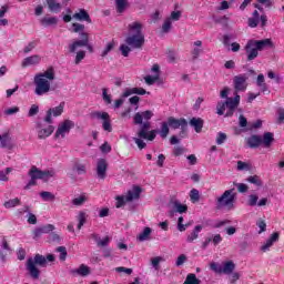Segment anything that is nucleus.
I'll use <instances>...</instances> for the list:
<instances>
[{
  "instance_id": "2",
  "label": "nucleus",
  "mask_w": 284,
  "mask_h": 284,
  "mask_svg": "<svg viewBox=\"0 0 284 284\" xmlns=\"http://www.w3.org/2000/svg\"><path fill=\"white\" fill-rule=\"evenodd\" d=\"M266 48H274L272 39L248 40L244 47L246 60L254 61L258 57V52H263Z\"/></svg>"
},
{
  "instance_id": "59",
  "label": "nucleus",
  "mask_w": 284,
  "mask_h": 284,
  "mask_svg": "<svg viewBox=\"0 0 284 284\" xmlns=\"http://www.w3.org/2000/svg\"><path fill=\"white\" fill-rule=\"evenodd\" d=\"M256 225L260 229L258 234H263L267 230V224L264 220H257Z\"/></svg>"
},
{
  "instance_id": "61",
  "label": "nucleus",
  "mask_w": 284,
  "mask_h": 284,
  "mask_svg": "<svg viewBox=\"0 0 284 284\" xmlns=\"http://www.w3.org/2000/svg\"><path fill=\"white\" fill-rule=\"evenodd\" d=\"M98 247H108L110 245V236H105L103 240H98Z\"/></svg>"
},
{
  "instance_id": "40",
  "label": "nucleus",
  "mask_w": 284,
  "mask_h": 284,
  "mask_svg": "<svg viewBox=\"0 0 284 284\" xmlns=\"http://www.w3.org/2000/svg\"><path fill=\"white\" fill-rule=\"evenodd\" d=\"M183 284H201V280L196 278V274L190 273Z\"/></svg>"
},
{
  "instance_id": "33",
  "label": "nucleus",
  "mask_w": 284,
  "mask_h": 284,
  "mask_svg": "<svg viewBox=\"0 0 284 284\" xmlns=\"http://www.w3.org/2000/svg\"><path fill=\"white\" fill-rule=\"evenodd\" d=\"M194 45H195V48L192 50L191 54H192L193 60H196L201 55V52H203V49H201L203 45V41L197 40L194 42Z\"/></svg>"
},
{
  "instance_id": "43",
  "label": "nucleus",
  "mask_w": 284,
  "mask_h": 284,
  "mask_svg": "<svg viewBox=\"0 0 284 284\" xmlns=\"http://www.w3.org/2000/svg\"><path fill=\"white\" fill-rule=\"evenodd\" d=\"M115 6L116 12L121 14L122 12H125V8L128 7V0H116Z\"/></svg>"
},
{
  "instance_id": "27",
  "label": "nucleus",
  "mask_w": 284,
  "mask_h": 284,
  "mask_svg": "<svg viewBox=\"0 0 284 284\" xmlns=\"http://www.w3.org/2000/svg\"><path fill=\"white\" fill-rule=\"evenodd\" d=\"M203 230V225H196L193 231L187 235L186 243H194L196 239H199V234H201V231Z\"/></svg>"
},
{
  "instance_id": "60",
  "label": "nucleus",
  "mask_w": 284,
  "mask_h": 284,
  "mask_svg": "<svg viewBox=\"0 0 284 284\" xmlns=\"http://www.w3.org/2000/svg\"><path fill=\"white\" fill-rule=\"evenodd\" d=\"M37 48V41H31L28 43V45L24 47L23 52L24 54H29V52H32Z\"/></svg>"
},
{
  "instance_id": "45",
  "label": "nucleus",
  "mask_w": 284,
  "mask_h": 284,
  "mask_svg": "<svg viewBox=\"0 0 284 284\" xmlns=\"http://www.w3.org/2000/svg\"><path fill=\"white\" fill-rule=\"evenodd\" d=\"M78 230H81L83 227V225H85V221H88V215L85 214V212H80L78 215Z\"/></svg>"
},
{
  "instance_id": "56",
  "label": "nucleus",
  "mask_w": 284,
  "mask_h": 284,
  "mask_svg": "<svg viewBox=\"0 0 284 284\" xmlns=\"http://www.w3.org/2000/svg\"><path fill=\"white\" fill-rule=\"evenodd\" d=\"M190 227V224H183V216H180L178 220V230L179 232H185Z\"/></svg>"
},
{
  "instance_id": "28",
  "label": "nucleus",
  "mask_w": 284,
  "mask_h": 284,
  "mask_svg": "<svg viewBox=\"0 0 284 284\" xmlns=\"http://www.w3.org/2000/svg\"><path fill=\"white\" fill-rule=\"evenodd\" d=\"M59 23V18L57 17H44L40 20L42 28H50V26H57Z\"/></svg>"
},
{
  "instance_id": "64",
  "label": "nucleus",
  "mask_w": 284,
  "mask_h": 284,
  "mask_svg": "<svg viewBox=\"0 0 284 284\" xmlns=\"http://www.w3.org/2000/svg\"><path fill=\"white\" fill-rule=\"evenodd\" d=\"M39 114V105L33 104L29 110V116H37Z\"/></svg>"
},
{
  "instance_id": "54",
  "label": "nucleus",
  "mask_w": 284,
  "mask_h": 284,
  "mask_svg": "<svg viewBox=\"0 0 284 284\" xmlns=\"http://www.w3.org/2000/svg\"><path fill=\"white\" fill-rule=\"evenodd\" d=\"M171 30H172V21L166 18V20L164 21V23L162 26V32L168 34V32H170Z\"/></svg>"
},
{
  "instance_id": "10",
  "label": "nucleus",
  "mask_w": 284,
  "mask_h": 284,
  "mask_svg": "<svg viewBox=\"0 0 284 284\" xmlns=\"http://www.w3.org/2000/svg\"><path fill=\"white\" fill-rule=\"evenodd\" d=\"M166 123H169L171 130H179V128H181L180 136H183L187 130V120H185V118L176 119L174 116H169Z\"/></svg>"
},
{
  "instance_id": "8",
  "label": "nucleus",
  "mask_w": 284,
  "mask_h": 284,
  "mask_svg": "<svg viewBox=\"0 0 284 284\" xmlns=\"http://www.w3.org/2000/svg\"><path fill=\"white\" fill-rule=\"evenodd\" d=\"M57 172L54 170H44L41 171L36 165L31 166L29 171L30 179L41 180V181H49L50 179L54 178Z\"/></svg>"
},
{
  "instance_id": "18",
  "label": "nucleus",
  "mask_w": 284,
  "mask_h": 284,
  "mask_svg": "<svg viewBox=\"0 0 284 284\" xmlns=\"http://www.w3.org/2000/svg\"><path fill=\"white\" fill-rule=\"evenodd\" d=\"M54 230L55 227L52 224L39 226L33 231V239H41L43 234H50V232H54Z\"/></svg>"
},
{
  "instance_id": "58",
  "label": "nucleus",
  "mask_w": 284,
  "mask_h": 284,
  "mask_svg": "<svg viewBox=\"0 0 284 284\" xmlns=\"http://www.w3.org/2000/svg\"><path fill=\"white\" fill-rule=\"evenodd\" d=\"M83 30H85V26L84 24H81V23H73L72 24V31L75 32V33H82Z\"/></svg>"
},
{
  "instance_id": "50",
  "label": "nucleus",
  "mask_w": 284,
  "mask_h": 284,
  "mask_svg": "<svg viewBox=\"0 0 284 284\" xmlns=\"http://www.w3.org/2000/svg\"><path fill=\"white\" fill-rule=\"evenodd\" d=\"M257 204H258V195H256V194H251V195L248 196L247 205H248L250 207H254V206L257 205Z\"/></svg>"
},
{
  "instance_id": "1",
  "label": "nucleus",
  "mask_w": 284,
  "mask_h": 284,
  "mask_svg": "<svg viewBox=\"0 0 284 284\" xmlns=\"http://www.w3.org/2000/svg\"><path fill=\"white\" fill-rule=\"evenodd\" d=\"M129 36L125 38V43L120 45L122 57H130L132 50H141L145 45V34H143V24L139 21L128 26Z\"/></svg>"
},
{
  "instance_id": "19",
  "label": "nucleus",
  "mask_w": 284,
  "mask_h": 284,
  "mask_svg": "<svg viewBox=\"0 0 284 284\" xmlns=\"http://www.w3.org/2000/svg\"><path fill=\"white\" fill-rule=\"evenodd\" d=\"M97 174H98V179H102V180L105 179L108 174V161L105 159H100L98 161Z\"/></svg>"
},
{
  "instance_id": "22",
  "label": "nucleus",
  "mask_w": 284,
  "mask_h": 284,
  "mask_svg": "<svg viewBox=\"0 0 284 284\" xmlns=\"http://www.w3.org/2000/svg\"><path fill=\"white\" fill-rule=\"evenodd\" d=\"M12 138H10V133H3L0 135V148L7 149V150H12L14 145L12 144Z\"/></svg>"
},
{
  "instance_id": "57",
  "label": "nucleus",
  "mask_w": 284,
  "mask_h": 284,
  "mask_svg": "<svg viewBox=\"0 0 284 284\" xmlns=\"http://www.w3.org/2000/svg\"><path fill=\"white\" fill-rule=\"evenodd\" d=\"M225 141H227V134H225L223 132L217 133L216 144L223 145V143H225Z\"/></svg>"
},
{
  "instance_id": "52",
  "label": "nucleus",
  "mask_w": 284,
  "mask_h": 284,
  "mask_svg": "<svg viewBox=\"0 0 284 284\" xmlns=\"http://www.w3.org/2000/svg\"><path fill=\"white\" fill-rule=\"evenodd\" d=\"M210 267L212 272H215V274H223V266L221 264L213 262Z\"/></svg>"
},
{
  "instance_id": "36",
  "label": "nucleus",
  "mask_w": 284,
  "mask_h": 284,
  "mask_svg": "<svg viewBox=\"0 0 284 284\" xmlns=\"http://www.w3.org/2000/svg\"><path fill=\"white\" fill-rule=\"evenodd\" d=\"M261 16L258 14V11H253V17L248 18V27L250 28H256L260 23Z\"/></svg>"
},
{
  "instance_id": "38",
  "label": "nucleus",
  "mask_w": 284,
  "mask_h": 284,
  "mask_svg": "<svg viewBox=\"0 0 284 284\" xmlns=\"http://www.w3.org/2000/svg\"><path fill=\"white\" fill-rule=\"evenodd\" d=\"M40 197L45 202H52L57 200V196L50 191L40 192Z\"/></svg>"
},
{
  "instance_id": "7",
  "label": "nucleus",
  "mask_w": 284,
  "mask_h": 284,
  "mask_svg": "<svg viewBox=\"0 0 284 284\" xmlns=\"http://www.w3.org/2000/svg\"><path fill=\"white\" fill-rule=\"evenodd\" d=\"M236 108L239 106L232 101V98H226L225 102L221 101L217 103L216 113L219 114V116H223V114L226 118L234 116V112H236ZM225 110H227L226 113H225Z\"/></svg>"
},
{
  "instance_id": "14",
  "label": "nucleus",
  "mask_w": 284,
  "mask_h": 284,
  "mask_svg": "<svg viewBox=\"0 0 284 284\" xmlns=\"http://www.w3.org/2000/svg\"><path fill=\"white\" fill-rule=\"evenodd\" d=\"M65 102H61L58 106L49 109L44 118L45 123L52 124V114L53 116H61V114H63Z\"/></svg>"
},
{
  "instance_id": "53",
  "label": "nucleus",
  "mask_w": 284,
  "mask_h": 284,
  "mask_svg": "<svg viewBox=\"0 0 284 284\" xmlns=\"http://www.w3.org/2000/svg\"><path fill=\"white\" fill-rule=\"evenodd\" d=\"M134 143L138 145L139 150H145L148 144L143 141V138H133Z\"/></svg>"
},
{
  "instance_id": "17",
  "label": "nucleus",
  "mask_w": 284,
  "mask_h": 284,
  "mask_svg": "<svg viewBox=\"0 0 284 284\" xmlns=\"http://www.w3.org/2000/svg\"><path fill=\"white\" fill-rule=\"evenodd\" d=\"M152 116H154V113H152V111H144L142 113L138 112L133 116V123L135 125H141V124H143V119L145 121H150V119H152Z\"/></svg>"
},
{
  "instance_id": "32",
  "label": "nucleus",
  "mask_w": 284,
  "mask_h": 284,
  "mask_svg": "<svg viewBox=\"0 0 284 284\" xmlns=\"http://www.w3.org/2000/svg\"><path fill=\"white\" fill-rule=\"evenodd\" d=\"M36 77H39L40 79H47V81H54V68H49L43 73H38Z\"/></svg>"
},
{
  "instance_id": "55",
  "label": "nucleus",
  "mask_w": 284,
  "mask_h": 284,
  "mask_svg": "<svg viewBox=\"0 0 284 284\" xmlns=\"http://www.w3.org/2000/svg\"><path fill=\"white\" fill-rule=\"evenodd\" d=\"M85 201H88V197H85V195H81L79 197L73 199L72 204L80 206V205H83V203H85Z\"/></svg>"
},
{
  "instance_id": "20",
  "label": "nucleus",
  "mask_w": 284,
  "mask_h": 284,
  "mask_svg": "<svg viewBox=\"0 0 284 284\" xmlns=\"http://www.w3.org/2000/svg\"><path fill=\"white\" fill-rule=\"evenodd\" d=\"M69 272L71 276H90V268L85 264H81L78 268H71Z\"/></svg>"
},
{
  "instance_id": "48",
  "label": "nucleus",
  "mask_w": 284,
  "mask_h": 284,
  "mask_svg": "<svg viewBox=\"0 0 284 284\" xmlns=\"http://www.w3.org/2000/svg\"><path fill=\"white\" fill-rule=\"evenodd\" d=\"M251 165L247 162H243V161H237V170L239 172H247L251 170Z\"/></svg>"
},
{
  "instance_id": "49",
  "label": "nucleus",
  "mask_w": 284,
  "mask_h": 284,
  "mask_svg": "<svg viewBox=\"0 0 284 284\" xmlns=\"http://www.w3.org/2000/svg\"><path fill=\"white\" fill-rule=\"evenodd\" d=\"M190 199L193 203L199 202L201 199V195L199 194V190L192 189L190 192Z\"/></svg>"
},
{
  "instance_id": "11",
  "label": "nucleus",
  "mask_w": 284,
  "mask_h": 284,
  "mask_svg": "<svg viewBox=\"0 0 284 284\" xmlns=\"http://www.w3.org/2000/svg\"><path fill=\"white\" fill-rule=\"evenodd\" d=\"M92 119H100L103 121L102 128L104 132H112V124L110 123V114L108 112L95 111L91 113Z\"/></svg>"
},
{
  "instance_id": "26",
  "label": "nucleus",
  "mask_w": 284,
  "mask_h": 284,
  "mask_svg": "<svg viewBox=\"0 0 284 284\" xmlns=\"http://www.w3.org/2000/svg\"><path fill=\"white\" fill-rule=\"evenodd\" d=\"M41 62V58L39 55H31L24 58L22 61V68H28V65H37Z\"/></svg>"
},
{
  "instance_id": "21",
  "label": "nucleus",
  "mask_w": 284,
  "mask_h": 284,
  "mask_svg": "<svg viewBox=\"0 0 284 284\" xmlns=\"http://www.w3.org/2000/svg\"><path fill=\"white\" fill-rule=\"evenodd\" d=\"M280 236L281 235L278 234V232L272 233L271 236L266 240V243L261 246L262 252H267L270 247L274 245V243H277Z\"/></svg>"
},
{
  "instance_id": "35",
  "label": "nucleus",
  "mask_w": 284,
  "mask_h": 284,
  "mask_svg": "<svg viewBox=\"0 0 284 284\" xmlns=\"http://www.w3.org/2000/svg\"><path fill=\"white\" fill-rule=\"evenodd\" d=\"M152 234V229L146 226L144 227V230L138 235V240L140 241V243H143L144 241H149L150 240V235Z\"/></svg>"
},
{
  "instance_id": "24",
  "label": "nucleus",
  "mask_w": 284,
  "mask_h": 284,
  "mask_svg": "<svg viewBox=\"0 0 284 284\" xmlns=\"http://www.w3.org/2000/svg\"><path fill=\"white\" fill-rule=\"evenodd\" d=\"M132 94H139L140 97H143V94H148V91H145V89H143V88L126 89L123 92L122 98L128 99V97H132Z\"/></svg>"
},
{
  "instance_id": "63",
  "label": "nucleus",
  "mask_w": 284,
  "mask_h": 284,
  "mask_svg": "<svg viewBox=\"0 0 284 284\" xmlns=\"http://www.w3.org/2000/svg\"><path fill=\"white\" fill-rule=\"evenodd\" d=\"M186 261H187V255L181 254L175 262L176 267H181V265H183Z\"/></svg>"
},
{
  "instance_id": "42",
  "label": "nucleus",
  "mask_w": 284,
  "mask_h": 284,
  "mask_svg": "<svg viewBox=\"0 0 284 284\" xmlns=\"http://www.w3.org/2000/svg\"><path fill=\"white\" fill-rule=\"evenodd\" d=\"M247 183H252L253 185H256L257 187H261L263 185V181H261V178L258 175H251L246 179Z\"/></svg>"
},
{
  "instance_id": "25",
  "label": "nucleus",
  "mask_w": 284,
  "mask_h": 284,
  "mask_svg": "<svg viewBox=\"0 0 284 284\" xmlns=\"http://www.w3.org/2000/svg\"><path fill=\"white\" fill-rule=\"evenodd\" d=\"M191 128H194L195 132L199 134L203 130L204 121L201 118H192L190 120Z\"/></svg>"
},
{
  "instance_id": "47",
  "label": "nucleus",
  "mask_w": 284,
  "mask_h": 284,
  "mask_svg": "<svg viewBox=\"0 0 284 284\" xmlns=\"http://www.w3.org/2000/svg\"><path fill=\"white\" fill-rule=\"evenodd\" d=\"M113 50H114V41L108 42L106 47L101 53V57H108V54H110V52H112Z\"/></svg>"
},
{
  "instance_id": "39",
  "label": "nucleus",
  "mask_w": 284,
  "mask_h": 284,
  "mask_svg": "<svg viewBox=\"0 0 284 284\" xmlns=\"http://www.w3.org/2000/svg\"><path fill=\"white\" fill-rule=\"evenodd\" d=\"M17 205H21V200L19 197L12 199V200H8L3 203V206L7 210H10L12 207H17Z\"/></svg>"
},
{
  "instance_id": "4",
  "label": "nucleus",
  "mask_w": 284,
  "mask_h": 284,
  "mask_svg": "<svg viewBox=\"0 0 284 284\" xmlns=\"http://www.w3.org/2000/svg\"><path fill=\"white\" fill-rule=\"evenodd\" d=\"M236 202V193L234 189L226 190L220 197L216 200L217 210H223L227 207L229 210H234V203Z\"/></svg>"
},
{
  "instance_id": "31",
  "label": "nucleus",
  "mask_w": 284,
  "mask_h": 284,
  "mask_svg": "<svg viewBox=\"0 0 284 284\" xmlns=\"http://www.w3.org/2000/svg\"><path fill=\"white\" fill-rule=\"evenodd\" d=\"M158 134H160L161 139H168V135L170 134V124L168 121L161 123V128L158 130Z\"/></svg>"
},
{
  "instance_id": "37",
  "label": "nucleus",
  "mask_w": 284,
  "mask_h": 284,
  "mask_svg": "<svg viewBox=\"0 0 284 284\" xmlns=\"http://www.w3.org/2000/svg\"><path fill=\"white\" fill-rule=\"evenodd\" d=\"M47 3L51 12H61V3L57 0H47Z\"/></svg>"
},
{
  "instance_id": "23",
  "label": "nucleus",
  "mask_w": 284,
  "mask_h": 284,
  "mask_svg": "<svg viewBox=\"0 0 284 284\" xmlns=\"http://www.w3.org/2000/svg\"><path fill=\"white\" fill-rule=\"evenodd\" d=\"M72 18L75 19V21H87V23H92V19L85 9H79V12L74 13Z\"/></svg>"
},
{
  "instance_id": "6",
  "label": "nucleus",
  "mask_w": 284,
  "mask_h": 284,
  "mask_svg": "<svg viewBox=\"0 0 284 284\" xmlns=\"http://www.w3.org/2000/svg\"><path fill=\"white\" fill-rule=\"evenodd\" d=\"M78 48H87L89 52H94V49L92 48V45H90V37L88 36V33H80V40H75L71 44H69V52L71 54H74Z\"/></svg>"
},
{
  "instance_id": "16",
  "label": "nucleus",
  "mask_w": 284,
  "mask_h": 284,
  "mask_svg": "<svg viewBox=\"0 0 284 284\" xmlns=\"http://www.w3.org/2000/svg\"><path fill=\"white\" fill-rule=\"evenodd\" d=\"M245 142L251 150H256V148H261V145H263V138L261 135L253 134L246 138Z\"/></svg>"
},
{
  "instance_id": "30",
  "label": "nucleus",
  "mask_w": 284,
  "mask_h": 284,
  "mask_svg": "<svg viewBox=\"0 0 284 284\" xmlns=\"http://www.w3.org/2000/svg\"><path fill=\"white\" fill-rule=\"evenodd\" d=\"M272 143H274V133L265 132L262 138V145H264V148H272Z\"/></svg>"
},
{
  "instance_id": "15",
  "label": "nucleus",
  "mask_w": 284,
  "mask_h": 284,
  "mask_svg": "<svg viewBox=\"0 0 284 284\" xmlns=\"http://www.w3.org/2000/svg\"><path fill=\"white\" fill-rule=\"evenodd\" d=\"M170 205H172V210L169 211V216L171 219H173L175 212H178L179 214H185V212H187V205L181 204L179 200L170 202Z\"/></svg>"
},
{
  "instance_id": "34",
  "label": "nucleus",
  "mask_w": 284,
  "mask_h": 284,
  "mask_svg": "<svg viewBox=\"0 0 284 284\" xmlns=\"http://www.w3.org/2000/svg\"><path fill=\"white\" fill-rule=\"evenodd\" d=\"M52 132H54V126L49 125L45 129H40L38 131V138L39 139H48V136H50L52 134Z\"/></svg>"
},
{
  "instance_id": "44",
  "label": "nucleus",
  "mask_w": 284,
  "mask_h": 284,
  "mask_svg": "<svg viewBox=\"0 0 284 284\" xmlns=\"http://www.w3.org/2000/svg\"><path fill=\"white\" fill-rule=\"evenodd\" d=\"M159 79H160L159 74L144 77V81L146 85H154L156 81H159Z\"/></svg>"
},
{
  "instance_id": "62",
  "label": "nucleus",
  "mask_w": 284,
  "mask_h": 284,
  "mask_svg": "<svg viewBox=\"0 0 284 284\" xmlns=\"http://www.w3.org/2000/svg\"><path fill=\"white\" fill-rule=\"evenodd\" d=\"M85 59V51H78L75 55V65H79Z\"/></svg>"
},
{
  "instance_id": "51",
  "label": "nucleus",
  "mask_w": 284,
  "mask_h": 284,
  "mask_svg": "<svg viewBox=\"0 0 284 284\" xmlns=\"http://www.w3.org/2000/svg\"><path fill=\"white\" fill-rule=\"evenodd\" d=\"M102 99L106 105H110L112 103V95L108 94V89H102Z\"/></svg>"
},
{
  "instance_id": "9",
  "label": "nucleus",
  "mask_w": 284,
  "mask_h": 284,
  "mask_svg": "<svg viewBox=\"0 0 284 284\" xmlns=\"http://www.w3.org/2000/svg\"><path fill=\"white\" fill-rule=\"evenodd\" d=\"M33 83L36 87L34 94H37V97H43V94H48V92H50V80L36 75Z\"/></svg>"
},
{
  "instance_id": "3",
  "label": "nucleus",
  "mask_w": 284,
  "mask_h": 284,
  "mask_svg": "<svg viewBox=\"0 0 284 284\" xmlns=\"http://www.w3.org/2000/svg\"><path fill=\"white\" fill-rule=\"evenodd\" d=\"M48 267L45 256L41 254H36L34 257H29L27 260V270L34 281L39 280V276H41V271L39 267Z\"/></svg>"
},
{
  "instance_id": "13",
  "label": "nucleus",
  "mask_w": 284,
  "mask_h": 284,
  "mask_svg": "<svg viewBox=\"0 0 284 284\" xmlns=\"http://www.w3.org/2000/svg\"><path fill=\"white\" fill-rule=\"evenodd\" d=\"M233 85L235 92H245L247 90V77L245 74H239L233 78Z\"/></svg>"
},
{
  "instance_id": "46",
  "label": "nucleus",
  "mask_w": 284,
  "mask_h": 284,
  "mask_svg": "<svg viewBox=\"0 0 284 284\" xmlns=\"http://www.w3.org/2000/svg\"><path fill=\"white\" fill-rule=\"evenodd\" d=\"M55 251L60 254V261H65V258H68V250L65 248V246H59L55 248Z\"/></svg>"
},
{
  "instance_id": "29",
  "label": "nucleus",
  "mask_w": 284,
  "mask_h": 284,
  "mask_svg": "<svg viewBox=\"0 0 284 284\" xmlns=\"http://www.w3.org/2000/svg\"><path fill=\"white\" fill-rule=\"evenodd\" d=\"M234 270H236V264H234L233 261H226L222 266V274H226V275L233 274Z\"/></svg>"
},
{
  "instance_id": "12",
  "label": "nucleus",
  "mask_w": 284,
  "mask_h": 284,
  "mask_svg": "<svg viewBox=\"0 0 284 284\" xmlns=\"http://www.w3.org/2000/svg\"><path fill=\"white\" fill-rule=\"evenodd\" d=\"M72 128H74V122L72 120H64L55 131V139H59V136L65 139V134H69Z\"/></svg>"
},
{
  "instance_id": "41",
  "label": "nucleus",
  "mask_w": 284,
  "mask_h": 284,
  "mask_svg": "<svg viewBox=\"0 0 284 284\" xmlns=\"http://www.w3.org/2000/svg\"><path fill=\"white\" fill-rule=\"evenodd\" d=\"M72 172H75V174H87V170H85V164H82V163H75L73 165V169H72Z\"/></svg>"
},
{
  "instance_id": "5",
  "label": "nucleus",
  "mask_w": 284,
  "mask_h": 284,
  "mask_svg": "<svg viewBox=\"0 0 284 284\" xmlns=\"http://www.w3.org/2000/svg\"><path fill=\"white\" fill-rule=\"evenodd\" d=\"M141 192H143V190L141 189V186H133L132 190L128 191L125 196H116L115 197V207H123V205H125L126 203H130L132 201H136L139 199H141Z\"/></svg>"
}]
</instances>
